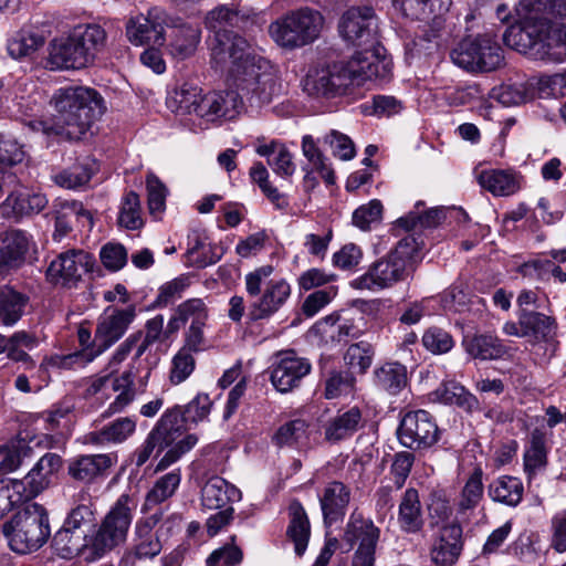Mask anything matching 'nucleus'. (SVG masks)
<instances>
[{
    "instance_id": "obj_29",
    "label": "nucleus",
    "mask_w": 566,
    "mask_h": 566,
    "mask_svg": "<svg viewBox=\"0 0 566 566\" xmlns=\"http://www.w3.org/2000/svg\"><path fill=\"white\" fill-rule=\"evenodd\" d=\"M74 223H78L82 227H91V213L83 208L81 202H60L56 209L54 239L60 241L64 238L73 229Z\"/></svg>"
},
{
    "instance_id": "obj_49",
    "label": "nucleus",
    "mask_w": 566,
    "mask_h": 566,
    "mask_svg": "<svg viewBox=\"0 0 566 566\" xmlns=\"http://www.w3.org/2000/svg\"><path fill=\"white\" fill-rule=\"evenodd\" d=\"M200 88L182 84L171 91L166 99L167 107L178 116H193Z\"/></svg>"
},
{
    "instance_id": "obj_15",
    "label": "nucleus",
    "mask_w": 566,
    "mask_h": 566,
    "mask_svg": "<svg viewBox=\"0 0 566 566\" xmlns=\"http://www.w3.org/2000/svg\"><path fill=\"white\" fill-rule=\"evenodd\" d=\"M168 24L167 12L158 7L147 11V14L132 17L126 23V36L134 45L155 44L165 42V28Z\"/></svg>"
},
{
    "instance_id": "obj_36",
    "label": "nucleus",
    "mask_w": 566,
    "mask_h": 566,
    "mask_svg": "<svg viewBox=\"0 0 566 566\" xmlns=\"http://www.w3.org/2000/svg\"><path fill=\"white\" fill-rule=\"evenodd\" d=\"M136 420L129 417H122L103 427L98 431L85 436V442L93 444L122 443L134 434Z\"/></svg>"
},
{
    "instance_id": "obj_8",
    "label": "nucleus",
    "mask_w": 566,
    "mask_h": 566,
    "mask_svg": "<svg viewBox=\"0 0 566 566\" xmlns=\"http://www.w3.org/2000/svg\"><path fill=\"white\" fill-rule=\"evenodd\" d=\"M135 318V308H108L99 317L93 340V348L86 354H70L52 358V364L63 368L84 366L115 344Z\"/></svg>"
},
{
    "instance_id": "obj_62",
    "label": "nucleus",
    "mask_w": 566,
    "mask_h": 566,
    "mask_svg": "<svg viewBox=\"0 0 566 566\" xmlns=\"http://www.w3.org/2000/svg\"><path fill=\"white\" fill-rule=\"evenodd\" d=\"M423 347L434 355L450 352L454 346L452 336L440 327H430L422 335Z\"/></svg>"
},
{
    "instance_id": "obj_19",
    "label": "nucleus",
    "mask_w": 566,
    "mask_h": 566,
    "mask_svg": "<svg viewBox=\"0 0 566 566\" xmlns=\"http://www.w3.org/2000/svg\"><path fill=\"white\" fill-rule=\"evenodd\" d=\"M32 243L31 235L20 229L0 232V268H20L27 259Z\"/></svg>"
},
{
    "instance_id": "obj_30",
    "label": "nucleus",
    "mask_w": 566,
    "mask_h": 566,
    "mask_svg": "<svg viewBox=\"0 0 566 566\" xmlns=\"http://www.w3.org/2000/svg\"><path fill=\"white\" fill-rule=\"evenodd\" d=\"M480 186L494 196H511L521 188L520 176L512 169H485L478 175Z\"/></svg>"
},
{
    "instance_id": "obj_14",
    "label": "nucleus",
    "mask_w": 566,
    "mask_h": 566,
    "mask_svg": "<svg viewBox=\"0 0 566 566\" xmlns=\"http://www.w3.org/2000/svg\"><path fill=\"white\" fill-rule=\"evenodd\" d=\"M438 434V426L426 410L406 413L398 428L399 441L409 449L429 448L437 442Z\"/></svg>"
},
{
    "instance_id": "obj_26",
    "label": "nucleus",
    "mask_w": 566,
    "mask_h": 566,
    "mask_svg": "<svg viewBox=\"0 0 566 566\" xmlns=\"http://www.w3.org/2000/svg\"><path fill=\"white\" fill-rule=\"evenodd\" d=\"M48 203L43 193L31 192L20 187L10 191L7 199L0 205V214L6 218L39 213Z\"/></svg>"
},
{
    "instance_id": "obj_54",
    "label": "nucleus",
    "mask_w": 566,
    "mask_h": 566,
    "mask_svg": "<svg viewBox=\"0 0 566 566\" xmlns=\"http://www.w3.org/2000/svg\"><path fill=\"white\" fill-rule=\"evenodd\" d=\"M356 378L349 370H333L325 379L324 396L335 399L349 396L355 391Z\"/></svg>"
},
{
    "instance_id": "obj_46",
    "label": "nucleus",
    "mask_w": 566,
    "mask_h": 566,
    "mask_svg": "<svg viewBox=\"0 0 566 566\" xmlns=\"http://www.w3.org/2000/svg\"><path fill=\"white\" fill-rule=\"evenodd\" d=\"M374 374L376 385L390 395H397L407 385V368L400 363H385Z\"/></svg>"
},
{
    "instance_id": "obj_27",
    "label": "nucleus",
    "mask_w": 566,
    "mask_h": 566,
    "mask_svg": "<svg viewBox=\"0 0 566 566\" xmlns=\"http://www.w3.org/2000/svg\"><path fill=\"white\" fill-rule=\"evenodd\" d=\"M394 4L407 18L430 22L442 18L452 0H394Z\"/></svg>"
},
{
    "instance_id": "obj_12",
    "label": "nucleus",
    "mask_w": 566,
    "mask_h": 566,
    "mask_svg": "<svg viewBox=\"0 0 566 566\" xmlns=\"http://www.w3.org/2000/svg\"><path fill=\"white\" fill-rule=\"evenodd\" d=\"M380 528L374 521L354 511L347 521L343 541L350 547L356 546L352 566H375L376 547L380 538Z\"/></svg>"
},
{
    "instance_id": "obj_58",
    "label": "nucleus",
    "mask_w": 566,
    "mask_h": 566,
    "mask_svg": "<svg viewBox=\"0 0 566 566\" xmlns=\"http://www.w3.org/2000/svg\"><path fill=\"white\" fill-rule=\"evenodd\" d=\"M444 219V210L440 208H431L424 212L411 211L406 217L397 220V224L405 230L421 228H432L438 226Z\"/></svg>"
},
{
    "instance_id": "obj_16",
    "label": "nucleus",
    "mask_w": 566,
    "mask_h": 566,
    "mask_svg": "<svg viewBox=\"0 0 566 566\" xmlns=\"http://www.w3.org/2000/svg\"><path fill=\"white\" fill-rule=\"evenodd\" d=\"M311 369L308 359L297 356L294 352L280 353L272 365V385L280 392H289L300 385Z\"/></svg>"
},
{
    "instance_id": "obj_60",
    "label": "nucleus",
    "mask_w": 566,
    "mask_h": 566,
    "mask_svg": "<svg viewBox=\"0 0 566 566\" xmlns=\"http://www.w3.org/2000/svg\"><path fill=\"white\" fill-rule=\"evenodd\" d=\"M118 222L120 226L130 230L139 229L143 226L140 201L137 193L130 191L124 197Z\"/></svg>"
},
{
    "instance_id": "obj_63",
    "label": "nucleus",
    "mask_w": 566,
    "mask_h": 566,
    "mask_svg": "<svg viewBox=\"0 0 566 566\" xmlns=\"http://www.w3.org/2000/svg\"><path fill=\"white\" fill-rule=\"evenodd\" d=\"M274 268L272 265H262L245 274V291L249 296H260L270 284L275 282L272 279Z\"/></svg>"
},
{
    "instance_id": "obj_50",
    "label": "nucleus",
    "mask_w": 566,
    "mask_h": 566,
    "mask_svg": "<svg viewBox=\"0 0 566 566\" xmlns=\"http://www.w3.org/2000/svg\"><path fill=\"white\" fill-rule=\"evenodd\" d=\"M44 44V38L32 29H21L8 41V53L13 59L31 56Z\"/></svg>"
},
{
    "instance_id": "obj_23",
    "label": "nucleus",
    "mask_w": 566,
    "mask_h": 566,
    "mask_svg": "<svg viewBox=\"0 0 566 566\" xmlns=\"http://www.w3.org/2000/svg\"><path fill=\"white\" fill-rule=\"evenodd\" d=\"M350 501V490L338 481L328 482L319 495L324 522L333 524L342 520Z\"/></svg>"
},
{
    "instance_id": "obj_45",
    "label": "nucleus",
    "mask_w": 566,
    "mask_h": 566,
    "mask_svg": "<svg viewBox=\"0 0 566 566\" xmlns=\"http://www.w3.org/2000/svg\"><path fill=\"white\" fill-rule=\"evenodd\" d=\"M546 455V434L542 430L535 429L531 433L524 452V469L530 479L545 468Z\"/></svg>"
},
{
    "instance_id": "obj_17",
    "label": "nucleus",
    "mask_w": 566,
    "mask_h": 566,
    "mask_svg": "<svg viewBox=\"0 0 566 566\" xmlns=\"http://www.w3.org/2000/svg\"><path fill=\"white\" fill-rule=\"evenodd\" d=\"M462 527L455 521L446 522L430 549V558L437 566H452L462 551Z\"/></svg>"
},
{
    "instance_id": "obj_34",
    "label": "nucleus",
    "mask_w": 566,
    "mask_h": 566,
    "mask_svg": "<svg viewBox=\"0 0 566 566\" xmlns=\"http://www.w3.org/2000/svg\"><path fill=\"white\" fill-rule=\"evenodd\" d=\"M115 461L116 455L112 453L81 455L71 461L69 465V473L76 480L92 481L94 478L109 469Z\"/></svg>"
},
{
    "instance_id": "obj_28",
    "label": "nucleus",
    "mask_w": 566,
    "mask_h": 566,
    "mask_svg": "<svg viewBox=\"0 0 566 566\" xmlns=\"http://www.w3.org/2000/svg\"><path fill=\"white\" fill-rule=\"evenodd\" d=\"M397 521L400 530L408 534L419 533L423 528L422 505L416 489L409 488L403 492L398 506Z\"/></svg>"
},
{
    "instance_id": "obj_48",
    "label": "nucleus",
    "mask_w": 566,
    "mask_h": 566,
    "mask_svg": "<svg viewBox=\"0 0 566 566\" xmlns=\"http://www.w3.org/2000/svg\"><path fill=\"white\" fill-rule=\"evenodd\" d=\"M97 165L91 158H84L82 161L75 164L54 176L56 185L66 189H77L91 180L93 174L96 171Z\"/></svg>"
},
{
    "instance_id": "obj_61",
    "label": "nucleus",
    "mask_w": 566,
    "mask_h": 566,
    "mask_svg": "<svg viewBox=\"0 0 566 566\" xmlns=\"http://www.w3.org/2000/svg\"><path fill=\"white\" fill-rule=\"evenodd\" d=\"M251 179L258 184L262 192L280 209L287 206V201L276 188L269 182V172L262 163H255L250 169Z\"/></svg>"
},
{
    "instance_id": "obj_18",
    "label": "nucleus",
    "mask_w": 566,
    "mask_h": 566,
    "mask_svg": "<svg viewBox=\"0 0 566 566\" xmlns=\"http://www.w3.org/2000/svg\"><path fill=\"white\" fill-rule=\"evenodd\" d=\"M161 514L155 513L136 522L132 553L137 559H153L163 549L161 535L155 531Z\"/></svg>"
},
{
    "instance_id": "obj_44",
    "label": "nucleus",
    "mask_w": 566,
    "mask_h": 566,
    "mask_svg": "<svg viewBox=\"0 0 566 566\" xmlns=\"http://www.w3.org/2000/svg\"><path fill=\"white\" fill-rule=\"evenodd\" d=\"M24 157L22 147L13 139H0V192L9 190L17 178L7 167L21 163Z\"/></svg>"
},
{
    "instance_id": "obj_22",
    "label": "nucleus",
    "mask_w": 566,
    "mask_h": 566,
    "mask_svg": "<svg viewBox=\"0 0 566 566\" xmlns=\"http://www.w3.org/2000/svg\"><path fill=\"white\" fill-rule=\"evenodd\" d=\"M48 64L52 70L82 69L90 65L73 41V31L67 36L51 42Z\"/></svg>"
},
{
    "instance_id": "obj_7",
    "label": "nucleus",
    "mask_w": 566,
    "mask_h": 566,
    "mask_svg": "<svg viewBox=\"0 0 566 566\" xmlns=\"http://www.w3.org/2000/svg\"><path fill=\"white\" fill-rule=\"evenodd\" d=\"M324 22L319 11L303 7L291 10L272 22L269 33L277 45L296 49L313 43L319 36Z\"/></svg>"
},
{
    "instance_id": "obj_13",
    "label": "nucleus",
    "mask_w": 566,
    "mask_h": 566,
    "mask_svg": "<svg viewBox=\"0 0 566 566\" xmlns=\"http://www.w3.org/2000/svg\"><path fill=\"white\" fill-rule=\"evenodd\" d=\"M95 259L83 250H70L53 260L46 271L48 279L65 287H75L82 277L93 271Z\"/></svg>"
},
{
    "instance_id": "obj_20",
    "label": "nucleus",
    "mask_w": 566,
    "mask_h": 566,
    "mask_svg": "<svg viewBox=\"0 0 566 566\" xmlns=\"http://www.w3.org/2000/svg\"><path fill=\"white\" fill-rule=\"evenodd\" d=\"M233 85L237 91H223V92H212L214 103V113L216 122L223 119H233L235 118L242 111L244 102H247L252 107H262L264 105L273 102L274 98L279 97L283 93V85L280 81V92L273 96L268 102H263L260 104L253 103L248 98V95L237 85L234 78L229 74Z\"/></svg>"
},
{
    "instance_id": "obj_6",
    "label": "nucleus",
    "mask_w": 566,
    "mask_h": 566,
    "mask_svg": "<svg viewBox=\"0 0 566 566\" xmlns=\"http://www.w3.org/2000/svg\"><path fill=\"white\" fill-rule=\"evenodd\" d=\"M142 333L132 334L123 342L114 352L106 366L107 374L94 378L87 388L88 394L97 395L105 392L108 387L114 392H118L114 401L109 405V413L122 411L126 408L135 397L134 375L132 369H127L122 375L112 378V375L118 371L122 363L128 357L134 346L139 342Z\"/></svg>"
},
{
    "instance_id": "obj_40",
    "label": "nucleus",
    "mask_w": 566,
    "mask_h": 566,
    "mask_svg": "<svg viewBox=\"0 0 566 566\" xmlns=\"http://www.w3.org/2000/svg\"><path fill=\"white\" fill-rule=\"evenodd\" d=\"M289 511L291 520L287 527V536L294 544L295 554L297 556H302L307 547L310 539V522L301 503H291Z\"/></svg>"
},
{
    "instance_id": "obj_32",
    "label": "nucleus",
    "mask_w": 566,
    "mask_h": 566,
    "mask_svg": "<svg viewBox=\"0 0 566 566\" xmlns=\"http://www.w3.org/2000/svg\"><path fill=\"white\" fill-rule=\"evenodd\" d=\"M208 319V308L201 298H189L180 303L170 316L166 333L175 334L187 323L206 324Z\"/></svg>"
},
{
    "instance_id": "obj_10",
    "label": "nucleus",
    "mask_w": 566,
    "mask_h": 566,
    "mask_svg": "<svg viewBox=\"0 0 566 566\" xmlns=\"http://www.w3.org/2000/svg\"><path fill=\"white\" fill-rule=\"evenodd\" d=\"M339 33L346 43L363 48L359 52H376L380 59H385L378 43V18L371 7L349 8L342 15Z\"/></svg>"
},
{
    "instance_id": "obj_52",
    "label": "nucleus",
    "mask_w": 566,
    "mask_h": 566,
    "mask_svg": "<svg viewBox=\"0 0 566 566\" xmlns=\"http://www.w3.org/2000/svg\"><path fill=\"white\" fill-rule=\"evenodd\" d=\"M28 298L11 289L0 291V324L11 326L22 316Z\"/></svg>"
},
{
    "instance_id": "obj_24",
    "label": "nucleus",
    "mask_w": 566,
    "mask_h": 566,
    "mask_svg": "<svg viewBox=\"0 0 566 566\" xmlns=\"http://www.w3.org/2000/svg\"><path fill=\"white\" fill-rule=\"evenodd\" d=\"M241 499V491L220 476L210 478L201 489V505L206 510H221Z\"/></svg>"
},
{
    "instance_id": "obj_43",
    "label": "nucleus",
    "mask_w": 566,
    "mask_h": 566,
    "mask_svg": "<svg viewBox=\"0 0 566 566\" xmlns=\"http://www.w3.org/2000/svg\"><path fill=\"white\" fill-rule=\"evenodd\" d=\"M520 325L525 328L526 337L534 340H547L556 333L555 319L534 311L521 310Z\"/></svg>"
},
{
    "instance_id": "obj_59",
    "label": "nucleus",
    "mask_w": 566,
    "mask_h": 566,
    "mask_svg": "<svg viewBox=\"0 0 566 566\" xmlns=\"http://www.w3.org/2000/svg\"><path fill=\"white\" fill-rule=\"evenodd\" d=\"M308 424L305 420L294 419L282 424L275 436L274 441L277 446H295L303 442L307 437Z\"/></svg>"
},
{
    "instance_id": "obj_4",
    "label": "nucleus",
    "mask_w": 566,
    "mask_h": 566,
    "mask_svg": "<svg viewBox=\"0 0 566 566\" xmlns=\"http://www.w3.org/2000/svg\"><path fill=\"white\" fill-rule=\"evenodd\" d=\"M54 113L50 122H40L44 134L78 139L103 116V96L87 86H65L55 90L50 98Z\"/></svg>"
},
{
    "instance_id": "obj_47",
    "label": "nucleus",
    "mask_w": 566,
    "mask_h": 566,
    "mask_svg": "<svg viewBox=\"0 0 566 566\" xmlns=\"http://www.w3.org/2000/svg\"><path fill=\"white\" fill-rule=\"evenodd\" d=\"M199 41V28L184 25L174 31L172 39L168 45V52L174 59L185 60L195 53Z\"/></svg>"
},
{
    "instance_id": "obj_35",
    "label": "nucleus",
    "mask_w": 566,
    "mask_h": 566,
    "mask_svg": "<svg viewBox=\"0 0 566 566\" xmlns=\"http://www.w3.org/2000/svg\"><path fill=\"white\" fill-rule=\"evenodd\" d=\"M137 509V500L127 494H122L112 505L103 522L108 524L111 528L117 532L124 538H127L128 530L132 525L135 511Z\"/></svg>"
},
{
    "instance_id": "obj_39",
    "label": "nucleus",
    "mask_w": 566,
    "mask_h": 566,
    "mask_svg": "<svg viewBox=\"0 0 566 566\" xmlns=\"http://www.w3.org/2000/svg\"><path fill=\"white\" fill-rule=\"evenodd\" d=\"M360 421L361 412L356 407L338 412L324 426L325 439L333 442L346 439L357 431Z\"/></svg>"
},
{
    "instance_id": "obj_33",
    "label": "nucleus",
    "mask_w": 566,
    "mask_h": 566,
    "mask_svg": "<svg viewBox=\"0 0 566 566\" xmlns=\"http://www.w3.org/2000/svg\"><path fill=\"white\" fill-rule=\"evenodd\" d=\"M76 42L88 64H92L106 43V32L98 24H80L73 28Z\"/></svg>"
},
{
    "instance_id": "obj_57",
    "label": "nucleus",
    "mask_w": 566,
    "mask_h": 566,
    "mask_svg": "<svg viewBox=\"0 0 566 566\" xmlns=\"http://www.w3.org/2000/svg\"><path fill=\"white\" fill-rule=\"evenodd\" d=\"M374 348L367 342L352 344L344 354V361L349 369L364 374L371 365Z\"/></svg>"
},
{
    "instance_id": "obj_25",
    "label": "nucleus",
    "mask_w": 566,
    "mask_h": 566,
    "mask_svg": "<svg viewBox=\"0 0 566 566\" xmlns=\"http://www.w3.org/2000/svg\"><path fill=\"white\" fill-rule=\"evenodd\" d=\"M61 468L62 458L59 454H44L29 471L24 479L20 480V482L24 484V488H27L30 499L45 490L50 485L52 478Z\"/></svg>"
},
{
    "instance_id": "obj_51",
    "label": "nucleus",
    "mask_w": 566,
    "mask_h": 566,
    "mask_svg": "<svg viewBox=\"0 0 566 566\" xmlns=\"http://www.w3.org/2000/svg\"><path fill=\"white\" fill-rule=\"evenodd\" d=\"M180 481L181 475L179 470H174L160 476L148 491L144 503V510H149L171 497L177 491Z\"/></svg>"
},
{
    "instance_id": "obj_56",
    "label": "nucleus",
    "mask_w": 566,
    "mask_h": 566,
    "mask_svg": "<svg viewBox=\"0 0 566 566\" xmlns=\"http://www.w3.org/2000/svg\"><path fill=\"white\" fill-rule=\"evenodd\" d=\"M29 499L27 488L20 480L0 479V505L6 513Z\"/></svg>"
},
{
    "instance_id": "obj_64",
    "label": "nucleus",
    "mask_w": 566,
    "mask_h": 566,
    "mask_svg": "<svg viewBox=\"0 0 566 566\" xmlns=\"http://www.w3.org/2000/svg\"><path fill=\"white\" fill-rule=\"evenodd\" d=\"M382 205L379 200L373 199L366 205L358 207L353 213V224L360 230H369L373 224L381 220Z\"/></svg>"
},
{
    "instance_id": "obj_5",
    "label": "nucleus",
    "mask_w": 566,
    "mask_h": 566,
    "mask_svg": "<svg viewBox=\"0 0 566 566\" xmlns=\"http://www.w3.org/2000/svg\"><path fill=\"white\" fill-rule=\"evenodd\" d=\"M423 247L413 235L402 238L395 249L371 263L365 273L353 279L350 287L358 291L379 292L403 281L408 270L418 259Z\"/></svg>"
},
{
    "instance_id": "obj_55",
    "label": "nucleus",
    "mask_w": 566,
    "mask_h": 566,
    "mask_svg": "<svg viewBox=\"0 0 566 566\" xmlns=\"http://www.w3.org/2000/svg\"><path fill=\"white\" fill-rule=\"evenodd\" d=\"M302 151L304 157L313 166L321 177L327 182H334V171L329 168L327 159L316 146L311 135H305L302 139Z\"/></svg>"
},
{
    "instance_id": "obj_9",
    "label": "nucleus",
    "mask_w": 566,
    "mask_h": 566,
    "mask_svg": "<svg viewBox=\"0 0 566 566\" xmlns=\"http://www.w3.org/2000/svg\"><path fill=\"white\" fill-rule=\"evenodd\" d=\"M10 547L27 554L40 548L51 534L45 509L38 503H28L4 527Z\"/></svg>"
},
{
    "instance_id": "obj_3",
    "label": "nucleus",
    "mask_w": 566,
    "mask_h": 566,
    "mask_svg": "<svg viewBox=\"0 0 566 566\" xmlns=\"http://www.w3.org/2000/svg\"><path fill=\"white\" fill-rule=\"evenodd\" d=\"M390 71V61L380 59L376 52H355L347 61L311 69L302 86L310 96L334 98L350 94L367 81L385 78Z\"/></svg>"
},
{
    "instance_id": "obj_2",
    "label": "nucleus",
    "mask_w": 566,
    "mask_h": 566,
    "mask_svg": "<svg viewBox=\"0 0 566 566\" xmlns=\"http://www.w3.org/2000/svg\"><path fill=\"white\" fill-rule=\"evenodd\" d=\"M517 21L503 34L507 46L537 60L560 63L566 60V22L548 27L544 14L566 17V0H520Z\"/></svg>"
},
{
    "instance_id": "obj_1",
    "label": "nucleus",
    "mask_w": 566,
    "mask_h": 566,
    "mask_svg": "<svg viewBox=\"0 0 566 566\" xmlns=\"http://www.w3.org/2000/svg\"><path fill=\"white\" fill-rule=\"evenodd\" d=\"M242 20L239 11L226 6L208 13L206 25L213 32L210 40L211 59L220 66L229 61L228 72L237 85L251 102L260 104L280 92L279 72L260 54L259 48L228 30V27H240Z\"/></svg>"
},
{
    "instance_id": "obj_11",
    "label": "nucleus",
    "mask_w": 566,
    "mask_h": 566,
    "mask_svg": "<svg viewBox=\"0 0 566 566\" xmlns=\"http://www.w3.org/2000/svg\"><path fill=\"white\" fill-rule=\"evenodd\" d=\"M452 62L467 71L490 72L502 63V49L489 34L463 39L450 53Z\"/></svg>"
},
{
    "instance_id": "obj_31",
    "label": "nucleus",
    "mask_w": 566,
    "mask_h": 566,
    "mask_svg": "<svg viewBox=\"0 0 566 566\" xmlns=\"http://www.w3.org/2000/svg\"><path fill=\"white\" fill-rule=\"evenodd\" d=\"M125 541L126 538L102 521L95 534L90 539H86V543L81 547V553L86 560L93 562L103 557Z\"/></svg>"
},
{
    "instance_id": "obj_21",
    "label": "nucleus",
    "mask_w": 566,
    "mask_h": 566,
    "mask_svg": "<svg viewBox=\"0 0 566 566\" xmlns=\"http://www.w3.org/2000/svg\"><path fill=\"white\" fill-rule=\"evenodd\" d=\"M291 285L284 279H276L250 306L251 319H265L274 315L290 298Z\"/></svg>"
},
{
    "instance_id": "obj_53",
    "label": "nucleus",
    "mask_w": 566,
    "mask_h": 566,
    "mask_svg": "<svg viewBox=\"0 0 566 566\" xmlns=\"http://www.w3.org/2000/svg\"><path fill=\"white\" fill-rule=\"evenodd\" d=\"M482 476V469L475 468L467 480L458 502L460 513L474 510L482 501L484 493Z\"/></svg>"
},
{
    "instance_id": "obj_42",
    "label": "nucleus",
    "mask_w": 566,
    "mask_h": 566,
    "mask_svg": "<svg viewBox=\"0 0 566 566\" xmlns=\"http://www.w3.org/2000/svg\"><path fill=\"white\" fill-rule=\"evenodd\" d=\"M432 400L447 405H457L467 411L478 409L479 401L474 395L468 391L462 385L454 381L441 384L432 394Z\"/></svg>"
},
{
    "instance_id": "obj_38",
    "label": "nucleus",
    "mask_w": 566,
    "mask_h": 566,
    "mask_svg": "<svg viewBox=\"0 0 566 566\" xmlns=\"http://www.w3.org/2000/svg\"><path fill=\"white\" fill-rule=\"evenodd\" d=\"M488 493L492 501L515 507L523 499L524 486L518 478L502 475L489 484Z\"/></svg>"
},
{
    "instance_id": "obj_41",
    "label": "nucleus",
    "mask_w": 566,
    "mask_h": 566,
    "mask_svg": "<svg viewBox=\"0 0 566 566\" xmlns=\"http://www.w3.org/2000/svg\"><path fill=\"white\" fill-rule=\"evenodd\" d=\"M186 423L181 407L176 406L166 410L151 430L160 440V449L174 443L177 437L186 429Z\"/></svg>"
},
{
    "instance_id": "obj_37",
    "label": "nucleus",
    "mask_w": 566,
    "mask_h": 566,
    "mask_svg": "<svg viewBox=\"0 0 566 566\" xmlns=\"http://www.w3.org/2000/svg\"><path fill=\"white\" fill-rule=\"evenodd\" d=\"M462 345L467 354L474 359H499L506 354V347L501 339L489 334L465 337Z\"/></svg>"
}]
</instances>
